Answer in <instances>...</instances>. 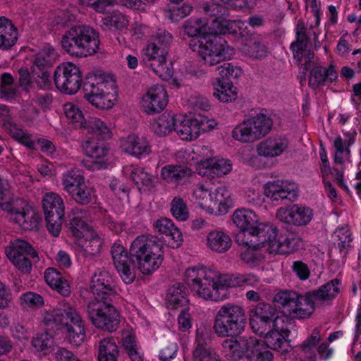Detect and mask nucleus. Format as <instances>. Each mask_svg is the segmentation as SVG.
<instances>
[{
    "label": "nucleus",
    "instance_id": "obj_1",
    "mask_svg": "<svg viewBox=\"0 0 361 361\" xmlns=\"http://www.w3.org/2000/svg\"><path fill=\"white\" fill-rule=\"evenodd\" d=\"M183 281L190 289L206 300L213 301L225 298L227 288L243 286V274L221 276L215 270L205 267H193L187 269Z\"/></svg>",
    "mask_w": 361,
    "mask_h": 361
},
{
    "label": "nucleus",
    "instance_id": "obj_2",
    "mask_svg": "<svg viewBox=\"0 0 361 361\" xmlns=\"http://www.w3.org/2000/svg\"><path fill=\"white\" fill-rule=\"evenodd\" d=\"M233 23L222 16L207 20L206 35L200 39H192L189 47L197 51L205 65L213 66L228 58L229 47L220 35L231 33Z\"/></svg>",
    "mask_w": 361,
    "mask_h": 361
},
{
    "label": "nucleus",
    "instance_id": "obj_3",
    "mask_svg": "<svg viewBox=\"0 0 361 361\" xmlns=\"http://www.w3.org/2000/svg\"><path fill=\"white\" fill-rule=\"evenodd\" d=\"M172 40L173 37L168 31L159 30L141 50L142 61L165 80L170 79L173 74L171 63L166 61L168 47Z\"/></svg>",
    "mask_w": 361,
    "mask_h": 361
},
{
    "label": "nucleus",
    "instance_id": "obj_4",
    "mask_svg": "<svg viewBox=\"0 0 361 361\" xmlns=\"http://www.w3.org/2000/svg\"><path fill=\"white\" fill-rule=\"evenodd\" d=\"M8 183L0 175V208L9 219L23 230L32 231L38 227L39 216L23 198L8 197Z\"/></svg>",
    "mask_w": 361,
    "mask_h": 361
},
{
    "label": "nucleus",
    "instance_id": "obj_5",
    "mask_svg": "<svg viewBox=\"0 0 361 361\" xmlns=\"http://www.w3.org/2000/svg\"><path fill=\"white\" fill-rule=\"evenodd\" d=\"M59 307L44 315V322L47 325L55 324L58 328L65 326L66 339L73 348L81 345L86 337L83 322L77 310L66 302H61Z\"/></svg>",
    "mask_w": 361,
    "mask_h": 361
},
{
    "label": "nucleus",
    "instance_id": "obj_6",
    "mask_svg": "<svg viewBox=\"0 0 361 361\" xmlns=\"http://www.w3.org/2000/svg\"><path fill=\"white\" fill-rule=\"evenodd\" d=\"M130 254L143 274H152L163 262L161 245L156 237L150 235L137 236L131 243Z\"/></svg>",
    "mask_w": 361,
    "mask_h": 361
},
{
    "label": "nucleus",
    "instance_id": "obj_7",
    "mask_svg": "<svg viewBox=\"0 0 361 361\" xmlns=\"http://www.w3.org/2000/svg\"><path fill=\"white\" fill-rule=\"evenodd\" d=\"M61 44L68 54L76 57H87L99 49V35L88 25L73 26L65 32Z\"/></svg>",
    "mask_w": 361,
    "mask_h": 361
},
{
    "label": "nucleus",
    "instance_id": "obj_8",
    "mask_svg": "<svg viewBox=\"0 0 361 361\" xmlns=\"http://www.w3.org/2000/svg\"><path fill=\"white\" fill-rule=\"evenodd\" d=\"M247 317L244 307L227 302L219 306L214 318L213 329L218 337H234L245 329Z\"/></svg>",
    "mask_w": 361,
    "mask_h": 361
},
{
    "label": "nucleus",
    "instance_id": "obj_9",
    "mask_svg": "<svg viewBox=\"0 0 361 361\" xmlns=\"http://www.w3.org/2000/svg\"><path fill=\"white\" fill-rule=\"evenodd\" d=\"M112 300H92L87 307V312L92 324L97 329L112 333L120 325L121 315L112 305Z\"/></svg>",
    "mask_w": 361,
    "mask_h": 361
},
{
    "label": "nucleus",
    "instance_id": "obj_10",
    "mask_svg": "<svg viewBox=\"0 0 361 361\" xmlns=\"http://www.w3.org/2000/svg\"><path fill=\"white\" fill-rule=\"evenodd\" d=\"M272 127V119L259 113L237 125L232 131V137L243 143L254 142L268 135Z\"/></svg>",
    "mask_w": 361,
    "mask_h": 361
},
{
    "label": "nucleus",
    "instance_id": "obj_11",
    "mask_svg": "<svg viewBox=\"0 0 361 361\" xmlns=\"http://www.w3.org/2000/svg\"><path fill=\"white\" fill-rule=\"evenodd\" d=\"M110 82V86H115V81L111 75L101 74L94 78L87 81L83 87L84 97L94 106L100 109H109L113 107L116 96L107 92L106 85Z\"/></svg>",
    "mask_w": 361,
    "mask_h": 361
},
{
    "label": "nucleus",
    "instance_id": "obj_12",
    "mask_svg": "<svg viewBox=\"0 0 361 361\" xmlns=\"http://www.w3.org/2000/svg\"><path fill=\"white\" fill-rule=\"evenodd\" d=\"M274 302L293 318L305 319L312 314V306L309 304L307 293L302 295L293 290H281L275 294Z\"/></svg>",
    "mask_w": 361,
    "mask_h": 361
},
{
    "label": "nucleus",
    "instance_id": "obj_13",
    "mask_svg": "<svg viewBox=\"0 0 361 361\" xmlns=\"http://www.w3.org/2000/svg\"><path fill=\"white\" fill-rule=\"evenodd\" d=\"M6 254L15 267L23 274H29L32 270V262L27 257H30L34 262L39 260L37 251L32 245L20 239L15 240L9 247H6Z\"/></svg>",
    "mask_w": 361,
    "mask_h": 361
},
{
    "label": "nucleus",
    "instance_id": "obj_14",
    "mask_svg": "<svg viewBox=\"0 0 361 361\" xmlns=\"http://www.w3.org/2000/svg\"><path fill=\"white\" fill-rule=\"evenodd\" d=\"M260 245H267L269 253L286 255L293 252L298 246V239L293 236L278 235L277 229L272 226H265L259 232Z\"/></svg>",
    "mask_w": 361,
    "mask_h": 361
},
{
    "label": "nucleus",
    "instance_id": "obj_15",
    "mask_svg": "<svg viewBox=\"0 0 361 361\" xmlns=\"http://www.w3.org/2000/svg\"><path fill=\"white\" fill-rule=\"evenodd\" d=\"M82 76L78 66L71 62L60 64L54 72V83L61 92L73 94L81 86Z\"/></svg>",
    "mask_w": 361,
    "mask_h": 361
},
{
    "label": "nucleus",
    "instance_id": "obj_16",
    "mask_svg": "<svg viewBox=\"0 0 361 361\" xmlns=\"http://www.w3.org/2000/svg\"><path fill=\"white\" fill-rule=\"evenodd\" d=\"M217 125L214 119H209L200 114L185 113L182 120V140L197 139L201 133L212 130Z\"/></svg>",
    "mask_w": 361,
    "mask_h": 361
},
{
    "label": "nucleus",
    "instance_id": "obj_17",
    "mask_svg": "<svg viewBox=\"0 0 361 361\" xmlns=\"http://www.w3.org/2000/svg\"><path fill=\"white\" fill-rule=\"evenodd\" d=\"M232 219L235 226L242 231L247 233L251 237V243L254 245H259V232L264 227L269 225L257 224L258 218L256 214L246 209H239L235 211Z\"/></svg>",
    "mask_w": 361,
    "mask_h": 361
},
{
    "label": "nucleus",
    "instance_id": "obj_18",
    "mask_svg": "<svg viewBox=\"0 0 361 361\" xmlns=\"http://www.w3.org/2000/svg\"><path fill=\"white\" fill-rule=\"evenodd\" d=\"M169 102L166 89L161 85L148 87L140 100V109L147 115L153 116L163 111Z\"/></svg>",
    "mask_w": 361,
    "mask_h": 361
},
{
    "label": "nucleus",
    "instance_id": "obj_19",
    "mask_svg": "<svg viewBox=\"0 0 361 361\" xmlns=\"http://www.w3.org/2000/svg\"><path fill=\"white\" fill-rule=\"evenodd\" d=\"M295 40L291 43L290 49L293 52V59L296 64L301 65L303 59L306 60L305 68L313 62L314 54L312 51L307 49V44L310 42V37L307 34L306 27L302 20H298L296 25Z\"/></svg>",
    "mask_w": 361,
    "mask_h": 361
},
{
    "label": "nucleus",
    "instance_id": "obj_20",
    "mask_svg": "<svg viewBox=\"0 0 361 361\" xmlns=\"http://www.w3.org/2000/svg\"><path fill=\"white\" fill-rule=\"evenodd\" d=\"M90 288L95 296L94 300H113L116 296L114 280L106 270H98L92 276Z\"/></svg>",
    "mask_w": 361,
    "mask_h": 361
},
{
    "label": "nucleus",
    "instance_id": "obj_21",
    "mask_svg": "<svg viewBox=\"0 0 361 361\" xmlns=\"http://www.w3.org/2000/svg\"><path fill=\"white\" fill-rule=\"evenodd\" d=\"M264 336V342L267 348L279 352L282 355L288 353L290 350L288 337L290 331L288 329L285 322L276 324Z\"/></svg>",
    "mask_w": 361,
    "mask_h": 361
},
{
    "label": "nucleus",
    "instance_id": "obj_22",
    "mask_svg": "<svg viewBox=\"0 0 361 361\" xmlns=\"http://www.w3.org/2000/svg\"><path fill=\"white\" fill-rule=\"evenodd\" d=\"M312 216L313 212L310 207L298 204L289 208L281 207L276 212V217L279 221L296 226L307 225Z\"/></svg>",
    "mask_w": 361,
    "mask_h": 361
},
{
    "label": "nucleus",
    "instance_id": "obj_23",
    "mask_svg": "<svg viewBox=\"0 0 361 361\" xmlns=\"http://www.w3.org/2000/svg\"><path fill=\"white\" fill-rule=\"evenodd\" d=\"M264 194L272 201H294L298 196V187L293 182L276 180L268 182L264 186Z\"/></svg>",
    "mask_w": 361,
    "mask_h": 361
},
{
    "label": "nucleus",
    "instance_id": "obj_24",
    "mask_svg": "<svg viewBox=\"0 0 361 361\" xmlns=\"http://www.w3.org/2000/svg\"><path fill=\"white\" fill-rule=\"evenodd\" d=\"M114 266L123 281L126 284L133 283L135 272L130 268V260L127 250L120 244L114 243L111 250Z\"/></svg>",
    "mask_w": 361,
    "mask_h": 361
},
{
    "label": "nucleus",
    "instance_id": "obj_25",
    "mask_svg": "<svg viewBox=\"0 0 361 361\" xmlns=\"http://www.w3.org/2000/svg\"><path fill=\"white\" fill-rule=\"evenodd\" d=\"M341 281L334 279L319 286L317 289L307 292L310 305L312 306V312L315 309V301L330 302L335 299L341 292Z\"/></svg>",
    "mask_w": 361,
    "mask_h": 361
},
{
    "label": "nucleus",
    "instance_id": "obj_26",
    "mask_svg": "<svg viewBox=\"0 0 361 361\" xmlns=\"http://www.w3.org/2000/svg\"><path fill=\"white\" fill-rule=\"evenodd\" d=\"M122 152L130 156L140 158L151 152V146L144 136L130 134L121 140Z\"/></svg>",
    "mask_w": 361,
    "mask_h": 361
},
{
    "label": "nucleus",
    "instance_id": "obj_27",
    "mask_svg": "<svg viewBox=\"0 0 361 361\" xmlns=\"http://www.w3.org/2000/svg\"><path fill=\"white\" fill-rule=\"evenodd\" d=\"M125 176L130 178L140 192L150 191L154 188L152 176L144 167L127 165L123 168Z\"/></svg>",
    "mask_w": 361,
    "mask_h": 361
},
{
    "label": "nucleus",
    "instance_id": "obj_28",
    "mask_svg": "<svg viewBox=\"0 0 361 361\" xmlns=\"http://www.w3.org/2000/svg\"><path fill=\"white\" fill-rule=\"evenodd\" d=\"M213 196L210 204H205L209 209V213L214 215H222L228 212L232 204L231 192L225 185L218 187L214 192H212Z\"/></svg>",
    "mask_w": 361,
    "mask_h": 361
},
{
    "label": "nucleus",
    "instance_id": "obj_29",
    "mask_svg": "<svg viewBox=\"0 0 361 361\" xmlns=\"http://www.w3.org/2000/svg\"><path fill=\"white\" fill-rule=\"evenodd\" d=\"M289 146V142L286 138L269 137L257 145V152L259 156L267 158H274L280 156Z\"/></svg>",
    "mask_w": 361,
    "mask_h": 361
},
{
    "label": "nucleus",
    "instance_id": "obj_30",
    "mask_svg": "<svg viewBox=\"0 0 361 361\" xmlns=\"http://www.w3.org/2000/svg\"><path fill=\"white\" fill-rule=\"evenodd\" d=\"M252 315L259 319L262 324L273 326L285 322L284 316H279L276 308L271 304L259 302L252 310Z\"/></svg>",
    "mask_w": 361,
    "mask_h": 361
},
{
    "label": "nucleus",
    "instance_id": "obj_31",
    "mask_svg": "<svg viewBox=\"0 0 361 361\" xmlns=\"http://www.w3.org/2000/svg\"><path fill=\"white\" fill-rule=\"evenodd\" d=\"M337 78L338 74L333 65L331 64L328 68L315 66L310 71L309 85L312 89H316L332 83Z\"/></svg>",
    "mask_w": 361,
    "mask_h": 361
},
{
    "label": "nucleus",
    "instance_id": "obj_32",
    "mask_svg": "<svg viewBox=\"0 0 361 361\" xmlns=\"http://www.w3.org/2000/svg\"><path fill=\"white\" fill-rule=\"evenodd\" d=\"M18 30L13 22L4 17H0V49L9 50L17 42Z\"/></svg>",
    "mask_w": 361,
    "mask_h": 361
},
{
    "label": "nucleus",
    "instance_id": "obj_33",
    "mask_svg": "<svg viewBox=\"0 0 361 361\" xmlns=\"http://www.w3.org/2000/svg\"><path fill=\"white\" fill-rule=\"evenodd\" d=\"M355 132L353 133H347L344 134V139L341 135H338L335 138L334 141V160L335 163L343 164L344 163V158L350 157V147L355 141Z\"/></svg>",
    "mask_w": 361,
    "mask_h": 361
},
{
    "label": "nucleus",
    "instance_id": "obj_34",
    "mask_svg": "<svg viewBox=\"0 0 361 361\" xmlns=\"http://www.w3.org/2000/svg\"><path fill=\"white\" fill-rule=\"evenodd\" d=\"M154 226L157 232L169 236L168 244L171 247L177 249L180 246V231L175 227L171 219H159L156 221Z\"/></svg>",
    "mask_w": 361,
    "mask_h": 361
},
{
    "label": "nucleus",
    "instance_id": "obj_35",
    "mask_svg": "<svg viewBox=\"0 0 361 361\" xmlns=\"http://www.w3.org/2000/svg\"><path fill=\"white\" fill-rule=\"evenodd\" d=\"M47 283L63 296L71 294V288L66 278L55 268H47L44 273Z\"/></svg>",
    "mask_w": 361,
    "mask_h": 361
},
{
    "label": "nucleus",
    "instance_id": "obj_36",
    "mask_svg": "<svg viewBox=\"0 0 361 361\" xmlns=\"http://www.w3.org/2000/svg\"><path fill=\"white\" fill-rule=\"evenodd\" d=\"M57 51L50 45L42 47L35 55L32 72L35 73L37 71L47 70L51 67L58 59Z\"/></svg>",
    "mask_w": 361,
    "mask_h": 361
},
{
    "label": "nucleus",
    "instance_id": "obj_37",
    "mask_svg": "<svg viewBox=\"0 0 361 361\" xmlns=\"http://www.w3.org/2000/svg\"><path fill=\"white\" fill-rule=\"evenodd\" d=\"M202 167L205 169L204 174L221 177L230 173L232 170V164L230 160L213 157L201 161Z\"/></svg>",
    "mask_w": 361,
    "mask_h": 361
},
{
    "label": "nucleus",
    "instance_id": "obj_38",
    "mask_svg": "<svg viewBox=\"0 0 361 361\" xmlns=\"http://www.w3.org/2000/svg\"><path fill=\"white\" fill-rule=\"evenodd\" d=\"M119 353V347L114 337L104 338L99 342L98 361H118Z\"/></svg>",
    "mask_w": 361,
    "mask_h": 361
},
{
    "label": "nucleus",
    "instance_id": "obj_39",
    "mask_svg": "<svg viewBox=\"0 0 361 361\" xmlns=\"http://www.w3.org/2000/svg\"><path fill=\"white\" fill-rule=\"evenodd\" d=\"M207 246L217 253H224L232 245L231 237L225 232L215 230L207 235Z\"/></svg>",
    "mask_w": 361,
    "mask_h": 361
},
{
    "label": "nucleus",
    "instance_id": "obj_40",
    "mask_svg": "<svg viewBox=\"0 0 361 361\" xmlns=\"http://www.w3.org/2000/svg\"><path fill=\"white\" fill-rule=\"evenodd\" d=\"M44 216H65V204L62 197L56 192L44 195L42 200Z\"/></svg>",
    "mask_w": 361,
    "mask_h": 361
},
{
    "label": "nucleus",
    "instance_id": "obj_41",
    "mask_svg": "<svg viewBox=\"0 0 361 361\" xmlns=\"http://www.w3.org/2000/svg\"><path fill=\"white\" fill-rule=\"evenodd\" d=\"M267 247V245H254L250 242H245V245L242 247L240 253L241 260L249 265L250 267H255L261 262L264 256L260 252L261 247Z\"/></svg>",
    "mask_w": 361,
    "mask_h": 361
},
{
    "label": "nucleus",
    "instance_id": "obj_42",
    "mask_svg": "<svg viewBox=\"0 0 361 361\" xmlns=\"http://www.w3.org/2000/svg\"><path fill=\"white\" fill-rule=\"evenodd\" d=\"M176 119L173 114L165 113L154 120L150 125L151 130L159 136H165L175 128Z\"/></svg>",
    "mask_w": 361,
    "mask_h": 361
},
{
    "label": "nucleus",
    "instance_id": "obj_43",
    "mask_svg": "<svg viewBox=\"0 0 361 361\" xmlns=\"http://www.w3.org/2000/svg\"><path fill=\"white\" fill-rule=\"evenodd\" d=\"M73 200L80 205H87L96 200L94 188L83 182L80 186L69 194Z\"/></svg>",
    "mask_w": 361,
    "mask_h": 361
},
{
    "label": "nucleus",
    "instance_id": "obj_44",
    "mask_svg": "<svg viewBox=\"0 0 361 361\" xmlns=\"http://www.w3.org/2000/svg\"><path fill=\"white\" fill-rule=\"evenodd\" d=\"M85 182V177L81 171L71 169L65 171L61 176L63 189L69 195L78 186Z\"/></svg>",
    "mask_w": 361,
    "mask_h": 361
},
{
    "label": "nucleus",
    "instance_id": "obj_45",
    "mask_svg": "<svg viewBox=\"0 0 361 361\" xmlns=\"http://www.w3.org/2000/svg\"><path fill=\"white\" fill-rule=\"evenodd\" d=\"M84 154L93 159H102L107 154V149L103 142L88 138L81 143Z\"/></svg>",
    "mask_w": 361,
    "mask_h": 361
},
{
    "label": "nucleus",
    "instance_id": "obj_46",
    "mask_svg": "<svg viewBox=\"0 0 361 361\" xmlns=\"http://www.w3.org/2000/svg\"><path fill=\"white\" fill-rule=\"evenodd\" d=\"M217 87H215L214 95L223 102H230L237 98L236 87L231 82L218 80Z\"/></svg>",
    "mask_w": 361,
    "mask_h": 361
},
{
    "label": "nucleus",
    "instance_id": "obj_47",
    "mask_svg": "<svg viewBox=\"0 0 361 361\" xmlns=\"http://www.w3.org/2000/svg\"><path fill=\"white\" fill-rule=\"evenodd\" d=\"M54 338L48 333L37 334L32 339V346L43 355H47L53 350Z\"/></svg>",
    "mask_w": 361,
    "mask_h": 361
},
{
    "label": "nucleus",
    "instance_id": "obj_48",
    "mask_svg": "<svg viewBox=\"0 0 361 361\" xmlns=\"http://www.w3.org/2000/svg\"><path fill=\"white\" fill-rule=\"evenodd\" d=\"M321 340L320 329L314 328L311 335L305 340L298 348L305 354V356L311 360L315 357L314 348Z\"/></svg>",
    "mask_w": 361,
    "mask_h": 361
},
{
    "label": "nucleus",
    "instance_id": "obj_49",
    "mask_svg": "<svg viewBox=\"0 0 361 361\" xmlns=\"http://www.w3.org/2000/svg\"><path fill=\"white\" fill-rule=\"evenodd\" d=\"M247 361H273L274 354L257 339L251 353L246 355Z\"/></svg>",
    "mask_w": 361,
    "mask_h": 361
},
{
    "label": "nucleus",
    "instance_id": "obj_50",
    "mask_svg": "<svg viewBox=\"0 0 361 361\" xmlns=\"http://www.w3.org/2000/svg\"><path fill=\"white\" fill-rule=\"evenodd\" d=\"M80 128L85 130L87 133L107 135L109 133V128L104 122L96 117L85 118Z\"/></svg>",
    "mask_w": 361,
    "mask_h": 361
},
{
    "label": "nucleus",
    "instance_id": "obj_51",
    "mask_svg": "<svg viewBox=\"0 0 361 361\" xmlns=\"http://www.w3.org/2000/svg\"><path fill=\"white\" fill-rule=\"evenodd\" d=\"M63 111L66 118L73 123L75 128H80L84 123L85 117L78 106L71 102L63 105Z\"/></svg>",
    "mask_w": 361,
    "mask_h": 361
},
{
    "label": "nucleus",
    "instance_id": "obj_52",
    "mask_svg": "<svg viewBox=\"0 0 361 361\" xmlns=\"http://www.w3.org/2000/svg\"><path fill=\"white\" fill-rule=\"evenodd\" d=\"M245 54L255 59H260L268 54V48L265 43L260 41H254L250 44H245L243 48Z\"/></svg>",
    "mask_w": 361,
    "mask_h": 361
},
{
    "label": "nucleus",
    "instance_id": "obj_53",
    "mask_svg": "<svg viewBox=\"0 0 361 361\" xmlns=\"http://www.w3.org/2000/svg\"><path fill=\"white\" fill-rule=\"evenodd\" d=\"M72 213L74 216L70 220L71 228L73 235L80 238L82 234V229L86 226L85 221L82 219L86 216L87 211L75 207L72 209Z\"/></svg>",
    "mask_w": 361,
    "mask_h": 361
},
{
    "label": "nucleus",
    "instance_id": "obj_54",
    "mask_svg": "<svg viewBox=\"0 0 361 361\" xmlns=\"http://www.w3.org/2000/svg\"><path fill=\"white\" fill-rule=\"evenodd\" d=\"M216 71L219 75V78L216 79L217 82L219 79L221 81L231 82V79L238 78L242 73V70L239 67L234 66L230 63H224L218 66Z\"/></svg>",
    "mask_w": 361,
    "mask_h": 361
},
{
    "label": "nucleus",
    "instance_id": "obj_55",
    "mask_svg": "<svg viewBox=\"0 0 361 361\" xmlns=\"http://www.w3.org/2000/svg\"><path fill=\"white\" fill-rule=\"evenodd\" d=\"M6 130H8L11 135L19 142L22 143L30 149L36 148L37 143L32 139L30 135L22 129L18 128L15 123L6 128Z\"/></svg>",
    "mask_w": 361,
    "mask_h": 361
},
{
    "label": "nucleus",
    "instance_id": "obj_56",
    "mask_svg": "<svg viewBox=\"0 0 361 361\" xmlns=\"http://www.w3.org/2000/svg\"><path fill=\"white\" fill-rule=\"evenodd\" d=\"M20 304L23 308H40L44 305V299L41 295L28 291L20 295Z\"/></svg>",
    "mask_w": 361,
    "mask_h": 361
},
{
    "label": "nucleus",
    "instance_id": "obj_57",
    "mask_svg": "<svg viewBox=\"0 0 361 361\" xmlns=\"http://www.w3.org/2000/svg\"><path fill=\"white\" fill-rule=\"evenodd\" d=\"M129 20L128 18L121 13H114L109 16L103 18V23L116 30H123L127 27Z\"/></svg>",
    "mask_w": 361,
    "mask_h": 361
},
{
    "label": "nucleus",
    "instance_id": "obj_58",
    "mask_svg": "<svg viewBox=\"0 0 361 361\" xmlns=\"http://www.w3.org/2000/svg\"><path fill=\"white\" fill-rule=\"evenodd\" d=\"M186 100L185 107L188 105L205 111H209L211 108L209 101L207 98L199 96L195 92L191 91L189 95L186 94Z\"/></svg>",
    "mask_w": 361,
    "mask_h": 361
},
{
    "label": "nucleus",
    "instance_id": "obj_59",
    "mask_svg": "<svg viewBox=\"0 0 361 361\" xmlns=\"http://www.w3.org/2000/svg\"><path fill=\"white\" fill-rule=\"evenodd\" d=\"M235 340L238 351L240 353V358L247 353H251L252 348L256 345L257 338L254 336H234Z\"/></svg>",
    "mask_w": 361,
    "mask_h": 361
},
{
    "label": "nucleus",
    "instance_id": "obj_60",
    "mask_svg": "<svg viewBox=\"0 0 361 361\" xmlns=\"http://www.w3.org/2000/svg\"><path fill=\"white\" fill-rule=\"evenodd\" d=\"M222 352L224 356L231 361H238L240 360V353L238 351L235 340L234 337L226 338L221 343Z\"/></svg>",
    "mask_w": 361,
    "mask_h": 361
},
{
    "label": "nucleus",
    "instance_id": "obj_61",
    "mask_svg": "<svg viewBox=\"0 0 361 361\" xmlns=\"http://www.w3.org/2000/svg\"><path fill=\"white\" fill-rule=\"evenodd\" d=\"M167 307L171 310L177 309L180 305V284L170 287L166 296Z\"/></svg>",
    "mask_w": 361,
    "mask_h": 361
},
{
    "label": "nucleus",
    "instance_id": "obj_62",
    "mask_svg": "<svg viewBox=\"0 0 361 361\" xmlns=\"http://www.w3.org/2000/svg\"><path fill=\"white\" fill-rule=\"evenodd\" d=\"M161 176L169 183H177L180 179V166L169 164L161 169Z\"/></svg>",
    "mask_w": 361,
    "mask_h": 361
},
{
    "label": "nucleus",
    "instance_id": "obj_63",
    "mask_svg": "<svg viewBox=\"0 0 361 361\" xmlns=\"http://www.w3.org/2000/svg\"><path fill=\"white\" fill-rule=\"evenodd\" d=\"M207 26L201 19L195 20L194 23L189 22L184 26V32L190 37H197L200 39L206 35Z\"/></svg>",
    "mask_w": 361,
    "mask_h": 361
},
{
    "label": "nucleus",
    "instance_id": "obj_64",
    "mask_svg": "<svg viewBox=\"0 0 361 361\" xmlns=\"http://www.w3.org/2000/svg\"><path fill=\"white\" fill-rule=\"evenodd\" d=\"M193 359L195 361H220L212 350L201 343L197 344L193 350Z\"/></svg>",
    "mask_w": 361,
    "mask_h": 361
}]
</instances>
